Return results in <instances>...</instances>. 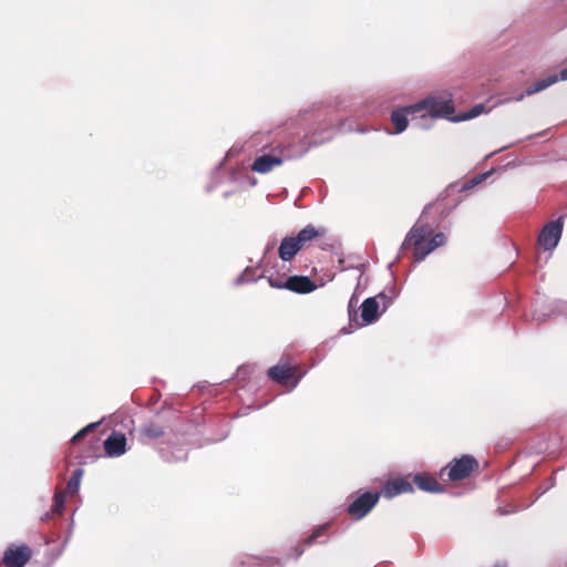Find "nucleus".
<instances>
[{
	"label": "nucleus",
	"instance_id": "obj_1",
	"mask_svg": "<svg viewBox=\"0 0 567 567\" xmlns=\"http://www.w3.org/2000/svg\"><path fill=\"white\" fill-rule=\"evenodd\" d=\"M434 204L427 205L416 224L406 234L400 251L404 252L408 249H412L414 261L423 260L437 247L445 244L446 237L443 233H435L431 225L423 223L422 218L434 208Z\"/></svg>",
	"mask_w": 567,
	"mask_h": 567
},
{
	"label": "nucleus",
	"instance_id": "obj_2",
	"mask_svg": "<svg viewBox=\"0 0 567 567\" xmlns=\"http://www.w3.org/2000/svg\"><path fill=\"white\" fill-rule=\"evenodd\" d=\"M410 110L424 112L422 116L452 118L454 105L451 97L429 96L416 104L410 105Z\"/></svg>",
	"mask_w": 567,
	"mask_h": 567
},
{
	"label": "nucleus",
	"instance_id": "obj_3",
	"mask_svg": "<svg viewBox=\"0 0 567 567\" xmlns=\"http://www.w3.org/2000/svg\"><path fill=\"white\" fill-rule=\"evenodd\" d=\"M478 468V461L472 455H463L460 458L452 460L444 468L441 470V477L446 473L452 482L465 480Z\"/></svg>",
	"mask_w": 567,
	"mask_h": 567
},
{
	"label": "nucleus",
	"instance_id": "obj_4",
	"mask_svg": "<svg viewBox=\"0 0 567 567\" xmlns=\"http://www.w3.org/2000/svg\"><path fill=\"white\" fill-rule=\"evenodd\" d=\"M379 499L380 493L364 492L348 506L347 512L352 518L361 519L371 512Z\"/></svg>",
	"mask_w": 567,
	"mask_h": 567
},
{
	"label": "nucleus",
	"instance_id": "obj_5",
	"mask_svg": "<svg viewBox=\"0 0 567 567\" xmlns=\"http://www.w3.org/2000/svg\"><path fill=\"white\" fill-rule=\"evenodd\" d=\"M32 557V549L27 544H11L6 549L2 564L6 567H24Z\"/></svg>",
	"mask_w": 567,
	"mask_h": 567
},
{
	"label": "nucleus",
	"instance_id": "obj_6",
	"mask_svg": "<svg viewBox=\"0 0 567 567\" xmlns=\"http://www.w3.org/2000/svg\"><path fill=\"white\" fill-rule=\"evenodd\" d=\"M563 217H559L557 220L549 221L545 225L538 236V243L544 249L550 250L554 249L563 233Z\"/></svg>",
	"mask_w": 567,
	"mask_h": 567
},
{
	"label": "nucleus",
	"instance_id": "obj_7",
	"mask_svg": "<svg viewBox=\"0 0 567 567\" xmlns=\"http://www.w3.org/2000/svg\"><path fill=\"white\" fill-rule=\"evenodd\" d=\"M296 368L289 364H277L268 370V377L281 384L296 386L298 379L296 378Z\"/></svg>",
	"mask_w": 567,
	"mask_h": 567
},
{
	"label": "nucleus",
	"instance_id": "obj_8",
	"mask_svg": "<svg viewBox=\"0 0 567 567\" xmlns=\"http://www.w3.org/2000/svg\"><path fill=\"white\" fill-rule=\"evenodd\" d=\"M327 235V229L324 227H316L313 225H307L302 228L295 237L300 249H308L311 245Z\"/></svg>",
	"mask_w": 567,
	"mask_h": 567
},
{
	"label": "nucleus",
	"instance_id": "obj_9",
	"mask_svg": "<svg viewBox=\"0 0 567 567\" xmlns=\"http://www.w3.org/2000/svg\"><path fill=\"white\" fill-rule=\"evenodd\" d=\"M105 454L110 457H117L126 452V437L121 432L113 431L104 441Z\"/></svg>",
	"mask_w": 567,
	"mask_h": 567
},
{
	"label": "nucleus",
	"instance_id": "obj_10",
	"mask_svg": "<svg viewBox=\"0 0 567 567\" xmlns=\"http://www.w3.org/2000/svg\"><path fill=\"white\" fill-rule=\"evenodd\" d=\"M412 485H416V487L423 492L429 493H442L444 492V486L437 481V478L426 472L419 473L413 476L411 481Z\"/></svg>",
	"mask_w": 567,
	"mask_h": 567
},
{
	"label": "nucleus",
	"instance_id": "obj_11",
	"mask_svg": "<svg viewBox=\"0 0 567 567\" xmlns=\"http://www.w3.org/2000/svg\"><path fill=\"white\" fill-rule=\"evenodd\" d=\"M411 492H413V486L411 481H409L406 477L388 481L382 488V494L386 498H392L400 494Z\"/></svg>",
	"mask_w": 567,
	"mask_h": 567
},
{
	"label": "nucleus",
	"instance_id": "obj_12",
	"mask_svg": "<svg viewBox=\"0 0 567 567\" xmlns=\"http://www.w3.org/2000/svg\"><path fill=\"white\" fill-rule=\"evenodd\" d=\"M284 288L297 293L312 292L317 286L307 276H290L286 279Z\"/></svg>",
	"mask_w": 567,
	"mask_h": 567
},
{
	"label": "nucleus",
	"instance_id": "obj_13",
	"mask_svg": "<svg viewBox=\"0 0 567 567\" xmlns=\"http://www.w3.org/2000/svg\"><path fill=\"white\" fill-rule=\"evenodd\" d=\"M282 164V158L277 155H261L257 157L252 165L251 169L259 174H266L272 171L275 167L280 166Z\"/></svg>",
	"mask_w": 567,
	"mask_h": 567
},
{
	"label": "nucleus",
	"instance_id": "obj_14",
	"mask_svg": "<svg viewBox=\"0 0 567 567\" xmlns=\"http://www.w3.org/2000/svg\"><path fill=\"white\" fill-rule=\"evenodd\" d=\"M380 301L374 297L367 298L361 305V318L365 324H371L380 316Z\"/></svg>",
	"mask_w": 567,
	"mask_h": 567
},
{
	"label": "nucleus",
	"instance_id": "obj_15",
	"mask_svg": "<svg viewBox=\"0 0 567 567\" xmlns=\"http://www.w3.org/2000/svg\"><path fill=\"white\" fill-rule=\"evenodd\" d=\"M300 246L293 236L285 237L278 248V256L284 261L292 260L296 255L300 251Z\"/></svg>",
	"mask_w": 567,
	"mask_h": 567
},
{
	"label": "nucleus",
	"instance_id": "obj_16",
	"mask_svg": "<svg viewBox=\"0 0 567 567\" xmlns=\"http://www.w3.org/2000/svg\"><path fill=\"white\" fill-rule=\"evenodd\" d=\"M138 432L141 435V440L143 442H145V441L157 440V439L164 436L165 427L157 422L150 421V422L144 423L140 427Z\"/></svg>",
	"mask_w": 567,
	"mask_h": 567
},
{
	"label": "nucleus",
	"instance_id": "obj_17",
	"mask_svg": "<svg viewBox=\"0 0 567 567\" xmlns=\"http://www.w3.org/2000/svg\"><path fill=\"white\" fill-rule=\"evenodd\" d=\"M558 79L567 80V68L561 70L559 76L556 74H553V75H548L545 79L536 81L533 85H530L526 89V94L532 95V94L538 93V92L547 89L551 84L556 83L558 81Z\"/></svg>",
	"mask_w": 567,
	"mask_h": 567
},
{
	"label": "nucleus",
	"instance_id": "obj_18",
	"mask_svg": "<svg viewBox=\"0 0 567 567\" xmlns=\"http://www.w3.org/2000/svg\"><path fill=\"white\" fill-rule=\"evenodd\" d=\"M416 113H419V111L410 110V106L393 111L391 114V121L395 126V132L402 133L408 126V115H413Z\"/></svg>",
	"mask_w": 567,
	"mask_h": 567
},
{
	"label": "nucleus",
	"instance_id": "obj_19",
	"mask_svg": "<svg viewBox=\"0 0 567 567\" xmlns=\"http://www.w3.org/2000/svg\"><path fill=\"white\" fill-rule=\"evenodd\" d=\"M83 470L78 468L72 473V476L68 481L65 488L62 492H65L66 495H75L80 488V483L83 476Z\"/></svg>",
	"mask_w": 567,
	"mask_h": 567
},
{
	"label": "nucleus",
	"instance_id": "obj_20",
	"mask_svg": "<svg viewBox=\"0 0 567 567\" xmlns=\"http://www.w3.org/2000/svg\"><path fill=\"white\" fill-rule=\"evenodd\" d=\"M65 492L59 491L55 493L53 498L52 512L58 515H62L64 511V504L66 499Z\"/></svg>",
	"mask_w": 567,
	"mask_h": 567
},
{
	"label": "nucleus",
	"instance_id": "obj_21",
	"mask_svg": "<svg viewBox=\"0 0 567 567\" xmlns=\"http://www.w3.org/2000/svg\"><path fill=\"white\" fill-rule=\"evenodd\" d=\"M485 111V106L483 104H477L473 106L470 111L462 114L461 116H457L456 120L465 121L474 118L478 115H481Z\"/></svg>",
	"mask_w": 567,
	"mask_h": 567
},
{
	"label": "nucleus",
	"instance_id": "obj_22",
	"mask_svg": "<svg viewBox=\"0 0 567 567\" xmlns=\"http://www.w3.org/2000/svg\"><path fill=\"white\" fill-rule=\"evenodd\" d=\"M96 426L95 423L89 424L81 431H79L71 440L72 444H78L89 432H91Z\"/></svg>",
	"mask_w": 567,
	"mask_h": 567
},
{
	"label": "nucleus",
	"instance_id": "obj_23",
	"mask_svg": "<svg viewBox=\"0 0 567 567\" xmlns=\"http://www.w3.org/2000/svg\"><path fill=\"white\" fill-rule=\"evenodd\" d=\"M374 298L380 301V307H382V311H385L392 305V298L385 295L384 292H380Z\"/></svg>",
	"mask_w": 567,
	"mask_h": 567
},
{
	"label": "nucleus",
	"instance_id": "obj_24",
	"mask_svg": "<svg viewBox=\"0 0 567 567\" xmlns=\"http://www.w3.org/2000/svg\"><path fill=\"white\" fill-rule=\"evenodd\" d=\"M327 529V525L319 526L312 534L305 540L307 545H311L318 537H320Z\"/></svg>",
	"mask_w": 567,
	"mask_h": 567
},
{
	"label": "nucleus",
	"instance_id": "obj_25",
	"mask_svg": "<svg viewBox=\"0 0 567 567\" xmlns=\"http://www.w3.org/2000/svg\"><path fill=\"white\" fill-rule=\"evenodd\" d=\"M264 560L261 558H249L246 561H243V567H261Z\"/></svg>",
	"mask_w": 567,
	"mask_h": 567
},
{
	"label": "nucleus",
	"instance_id": "obj_26",
	"mask_svg": "<svg viewBox=\"0 0 567 567\" xmlns=\"http://www.w3.org/2000/svg\"><path fill=\"white\" fill-rule=\"evenodd\" d=\"M482 181H483V176H482V175L476 176V177L472 178L471 181H468V182H467V183L462 187V189H463V190L470 189V188L474 187L475 185L480 184Z\"/></svg>",
	"mask_w": 567,
	"mask_h": 567
},
{
	"label": "nucleus",
	"instance_id": "obj_27",
	"mask_svg": "<svg viewBox=\"0 0 567 567\" xmlns=\"http://www.w3.org/2000/svg\"><path fill=\"white\" fill-rule=\"evenodd\" d=\"M270 285L276 288H284V284L281 285L278 281H274L272 279H270Z\"/></svg>",
	"mask_w": 567,
	"mask_h": 567
},
{
	"label": "nucleus",
	"instance_id": "obj_28",
	"mask_svg": "<svg viewBox=\"0 0 567 567\" xmlns=\"http://www.w3.org/2000/svg\"><path fill=\"white\" fill-rule=\"evenodd\" d=\"M49 517H50V515H49V513H47L41 519L44 522V520L49 519Z\"/></svg>",
	"mask_w": 567,
	"mask_h": 567
}]
</instances>
